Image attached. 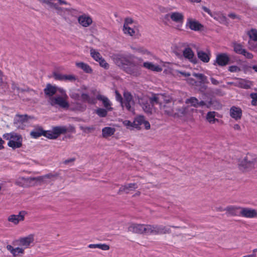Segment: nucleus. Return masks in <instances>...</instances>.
<instances>
[{
	"label": "nucleus",
	"mask_w": 257,
	"mask_h": 257,
	"mask_svg": "<svg viewBox=\"0 0 257 257\" xmlns=\"http://www.w3.org/2000/svg\"><path fill=\"white\" fill-rule=\"evenodd\" d=\"M143 66L149 70L156 72H161L164 69V72L166 74H172L179 77H184L185 80L191 85H199V83H204L207 80L206 77L201 74H194V78L192 77H190V75L188 73L174 70L173 64L160 60H158L156 63L144 62Z\"/></svg>",
	"instance_id": "f257e3e1"
},
{
	"label": "nucleus",
	"mask_w": 257,
	"mask_h": 257,
	"mask_svg": "<svg viewBox=\"0 0 257 257\" xmlns=\"http://www.w3.org/2000/svg\"><path fill=\"white\" fill-rule=\"evenodd\" d=\"M35 241V235L29 234L13 240L11 244L7 245L6 249L13 257H23L25 250L32 246Z\"/></svg>",
	"instance_id": "f03ea898"
},
{
	"label": "nucleus",
	"mask_w": 257,
	"mask_h": 257,
	"mask_svg": "<svg viewBox=\"0 0 257 257\" xmlns=\"http://www.w3.org/2000/svg\"><path fill=\"white\" fill-rule=\"evenodd\" d=\"M169 96L163 94L154 95L149 99V102H147L143 104L142 107L146 112L153 113L155 111L154 105L159 103L161 109H164L165 113L171 114L172 112V108Z\"/></svg>",
	"instance_id": "7ed1b4c3"
},
{
	"label": "nucleus",
	"mask_w": 257,
	"mask_h": 257,
	"mask_svg": "<svg viewBox=\"0 0 257 257\" xmlns=\"http://www.w3.org/2000/svg\"><path fill=\"white\" fill-rule=\"evenodd\" d=\"M56 174H49L37 177H19L16 180V184L23 187L37 185L42 183H48L56 178Z\"/></svg>",
	"instance_id": "20e7f679"
},
{
	"label": "nucleus",
	"mask_w": 257,
	"mask_h": 257,
	"mask_svg": "<svg viewBox=\"0 0 257 257\" xmlns=\"http://www.w3.org/2000/svg\"><path fill=\"white\" fill-rule=\"evenodd\" d=\"M114 62L130 74H135L138 69V66L131 59L121 55L115 54L112 56Z\"/></svg>",
	"instance_id": "39448f33"
},
{
	"label": "nucleus",
	"mask_w": 257,
	"mask_h": 257,
	"mask_svg": "<svg viewBox=\"0 0 257 257\" xmlns=\"http://www.w3.org/2000/svg\"><path fill=\"white\" fill-rule=\"evenodd\" d=\"M3 138L8 141V146L13 150L19 149L23 146V137L20 134L11 132L4 134Z\"/></svg>",
	"instance_id": "423d86ee"
},
{
	"label": "nucleus",
	"mask_w": 257,
	"mask_h": 257,
	"mask_svg": "<svg viewBox=\"0 0 257 257\" xmlns=\"http://www.w3.org/2000/svg\"><path fill=\"white\" fill-rule=\"evenodd\" d=\"M67 98L65 91L63 88H60L59 93L55 96L49 98V102L52 105L67 108L69 106Z\"/></svg>",
	"instance_id": "0eeeda50"
},
{
	"label": "nucleus",
	"mask_w": 257,
	"mask_h": 257,
	"mask_svg": "<svg viewBox=\"0 0 257 257\" xmlns=\"http://www.w3.org/2000/svg\"><path fill=\"white\" fill-rule=\"evenodd\" d=\"M122 31L125 35L136 37L139 35L138 25L131 18H126L123 26Z\"/></svg>",
	"instance_id": "6e6552de"
},
{
	"label": "nucleus",
	"mask_w": 257,
	"mask_h": 257,
	"mask_svg": "<svg viewBox=\"0 0 257 257\" xmlns=\"http://www.w3.org/2000/svg\"><path fill=\"white\" fill-rule=\"evenodd\" d=\"M238 165L243 169L257 167V157L251 154H247L239 159Z\"/></svg>",
	"instance_id": "1a4fd4ad"
},
{
	"label": "nucleus",
	"mask_w": 257,
	"mask_h": 257,
	"mask_svg": "<svg viewBox=\"0 0 257 257\" xmlns=\"http://www.w3.org/2000/svg\"><path fill=\"white\" fill-rule=\"evenodd\" d=\"M116 99L121 103L122 107H125L130 111H134V106L135 105L134 101L132 99V96L128 92H124L123 94L124 98L122 100L121 95L117 92H115Z\"/></svg>",
	"instance_id": "9d476101"
},
{
	"label": "nucleus",
	"mask_w": 257,
	"mask_h": 257,
	"mask_svg": "<svg viewBox=\"0 0 257 257\" xmlns=\"http://www.w3.org/2000/svg\"><path fill=\"white\" fill-rule=\"evenodd\" d=\"M128 230L130 231L140 234H152V225L148 224H131Z\"/></svg>",
	"instance_id": "9b49d317"
},
{
	"label": "nucleus",
	"mask_w": 257,
	"mask_h": 257,
	"mask_svg": "<svg viewBox=\"0 0 257 257\" xmlns=\"http://www.w3.org/2000/svg\"><path fill=\"white\" fill-rule=\"evenodd\" d=\"M31 119V117L27 115L17 114L14 118V123L18 128L24 129L28 125Z\"/></svg>",
	"instance_id": "f8f14e48"
},
{
	"label": "nucleus",
	"mask_w": 257,
	"mask_h": 257,
	"mask_svg": "<svg viewBox=\"0 0 257 257\" xmlns=\"http://www.w3.org/2000/svg\"><path fill=\"white\" fill-rule=\"evenodd\" d=\"M57 12L66 19H70V17H76L79 14V11L73 8L63 9L59 6H54Z\"/></svg>",
	"instance_id": "ddd939ff"
},
{
	"label": "nucleus",
	"mask_w": 257,
	"mask_h": 257,
	"mask_svg": "<svg viewBox=\"0 0 257 257\" xmlns=\"http://www.w3.org/2000/svg\"><path fill=\"white\" fill-rule=\"evenodd\" d=\"M27 214L28 213L26 211L22 210L18 214H12L9 215L7 217V220L14 225H17L20 222L25 220Z\"/></svg>",
	"instance_id": "4468645a"
},
{
	"label": "nucleus",
	"mask_w": 257,
	"mask_h": 257,
	"mask_svg": "<svg viewBox=\"0 0 257 257\" xmlns=\"http://www.w3.org/2000/svg\"><path fill=\"white\" fill-rule=\"evenodd\" d=\"M90 54L91 57L97 62H98L101 67L108 69L109 65L105 59L102 57L100 53L96 50L91 49Z\"/></svg>",
	"instance_id": "2eb2a0df"
},
{
	"label": "nucleus",
	"mask_w": 257,
	"mask_h": 257,
	"mask_svg": "<svg viewBox=\"0 0 257 257\" xmlns=\"http://www.w3.org/2000/svg\"><path fill=\"white\" fill-rule=\"evenodd\" d=\"M67 131L65 126H57L54 127L52 131H46L44 136L50 139H55L61 134L66 133Z\"/></svg>",
	"instance_id": "dca6fc26"
},
{
	"label": "nucleus",
	"mask_w": 257,
	"mask_h": 257,
	"mask_svg": "<svg viewBox=\"0 0 257 257\" xmlns=\"http://www.w3.org/2000/svg\"><path fill=\"white\" fill-rule=\"evenodd\" d=\"M168 16L173 22L177 24L176 28L180 29L184 20L183 13L180 12H173L169 14Z\"/></svg>",
	"instance_id": "f3484780"
},
{
	"label": "nucleus",
	"mask_w": 257,
	"mask_h": 257,
	"mask_svg": "<svg viewBox=\"0 0 257 257\" xmlns=\"http://www.w3.org/2000/svg\"><path fill=\"white\" fill-rule=\"evenodd\" d=\"M186 29L194 31H199L202 29V25L195 19L188 17L185 24Z\"/></svg>",
	"instance_id": "a211bd4d"
},
{
	"label": "nucleus",
	"mask_w": 257,
	"mask_h": 257,
	"mask_svg": "<svg viewBox=\"0 0 257 257\" xmlns=\"http://www.w3.org/2000/svg\"><path fill=\"white\" fill-rule=\"evenodd\" d=\"M77 21L80 26L84 28L90 26L93 23L91 16L86 13H83L78 16Z\"/></svg>",
	"instance_id": "6ab92c4d"
},
{
	"label": "nucleus",
	"mask_w": 257,
	"mask_h": 257,
	"mask_svg": "<svg viewBox=\"0 0 257 257\" xmlns=\"http://www.w3.org/2000/svg\"><path fill=\"white\" fill-rule=\"evenodd\" d=\"M81 95V97L82 99L91 104H95L96 102V99L93 97H90L86 94L81 93L79 90H75L71 92L70 94V96L71 97L74 99H78L80 95Z\"/></svg>",
	"instance_id": "aec40b11"
},
{
	"label": "nucleus",
	"mask_w": 257,
	"mask_h": 257,
	"mask_svg": "<svg viewBox=\"0 0 257 257\" xmlns=\"http://www.w3.org/2000/svg\"><path fill=\"white\" fill-rule=\"evenodd\" d=\"M134 124L135 128L140 129L141 125H144L146 130H149L151 127L150 124L148 121L146 120L143 116H138L134 119Z\"/></svg>",
	"instance_id": "412c9836"
},
{
	"label": "nucleus",
	"mask_w": 257,
	"mask_h": 257,
	"mask_svg": "<svg viewBox=\"0 0 257 257\" xmlns=\"http://www.w3.org/2000/svg\"><path fill=\"white\" fill-rule=\"evenodd\" d=\"M233 49L235 53L242 54L246 58L252 59L253 57V55L251 53L246 51V50L244 49L242 46L240 44H234Z\"/></svg>",
	"instance_id": "4be33fe9"
},
{
	"label": "nucleus",
	"mask_w": 257,
	"mask_h": 257,
	"mask_svg": "<svg viewBox=\"0 0 257 257\" xmlns=\"http://www.w3.org/2000/svg\"><path fill=\"white\" fill-rule=\"evenodd\" d=\"M240 215L246 218H254L257 217V210L251 208L241 207L240 210Z\"/></svg>",
	"instance_id": "5701e85b"
},
{
	"label": "nucleus",
	"mask_w": 257,
	"mask_h": 257,
	"mask_svg": "<svg viewBox=\"0 0 257 257\" xmlns=\"http://www.w3.org/2000/svg\"><path fill=\"white\" fill-rule=\"evenodd\" d=\"M229 61V57L226 53H220L216 55L215 64L224 66L227 65Z\"/></svg>",
	"instance_id": "b1692460"
},
{
	"label": "nucleus",
	"mask_w": 257,
	"mask_h": 257,
	"mask_svg": "<svg viewBox=\"0 0 257 257\" xmlns=\"http://www.w3.org/2000/svg\"><path fill=\"white\" fill-rule=\"evenodd\" d=\"M241 207L237 206H233L230 205L229 206H227L224 209H222L221 208H219L218 209V211H226V212L229 213L230 215H235V216H240V210H241Z\"/></svg>",
	"instance_id": "393cba45"
},
{
	"label": "nucleus",
	"mask_w": 257,
	"mask_h": 257,
	"mask_svg": "<svg viewBox=\"0 0 257 257\" xmlns=\"http://www.w3.org/2000/svg\"><path fill=\"white\" fill-rule=\"evenodd\" d=\"M235 86L244 88L248 89L252 86V82L249 80L244 79H237L234 82L232 83Z\"/></svg>",
	"instance_id": "a878e982"
},
{
	"label": "nucleus",
	"mask_w": 257,
	"mask_h": 257,
	"mask_svg": "<svg viewBox=\"0 0 257 257\" xmlns=\"http://www.w3.org/2000/svg\"><path fill=\"white\" fill-rule=\"evenodd\" d=\"M230 116L236 120L241 119L242 114L241 109L237 106H232L229 111Z\"/></svg>",
	"instance_id": "bb28decb"
},
{
	"label": "nucleus",
	"mask_w": 257,
	"mask_h": 257,
	"mask_svg": "<svg viewBox=\"0 0 257 257\" xmlns=\"http://www.w3.org/2000/svg\"><path fill=\"white\" fill-rule=\"evenodd\" d=\"M152 234H163L170 232V228L168 226L163 225H152Z\"/></svg>",
	"instance_id": "cd10ccee"
},
{
	"label": "nucleus",
	"mask_w": 257,
	"mask_h": 257,
	"mask_svg": "<svg viewBox=\"0 0 257 257\" xmlns=\"http://www.w3.org/2000/svg\"><path fill=\"white\" fill-rule=\"evenodd\" d=\"M184 57L193 63H196L197 59L195 57L193 51L189 48H185L183 52Z\"/></svg>",
	"instance_id": "c85d7f7f"
},
{
	"label": "nucleus",
	"mask_w": 257,
	"mask_h": 257,
	"mask_svg": "<svg viewBox=\"0 0 257 257\" xmlns=\"http://www.w3.org/2000/svg\"><path fill=\"white\" fill-rule=\"evenodd\" d=\"M198 58L204 63H208L210 59L211 52L209 50L203 51L202 50L197 52Z\"/></svg>",
	"instance_id": "c756f323"
},
{
	"label": "nucleus",
	"mask_w": 257,
	"mask_h": 257,
	"mask_svg": "<svg viewBox=\"0 0 257 257\" xmlns=\"http://www.w3.org/2000/svg\"><path fill=\"white\" fill-rule=\"evenodd\" d=\"M60 88L57 87L55 86L51 85V84H48L46 87L44 89L45 94L49 96L50 97H53L52 96L55 94L59 93V89Z\"/></svg>",
	"instance_id": "7c9ffc66"
},
{
	"label": "nucleus",
	"mask_w": 257,
	"mask_h": 257,
	"mask_svg": "<svg viewBox=\"0 0 257 257\" xmlns=\"http://www.w3.org/2000/svg\"><path fill=\"white\" fill-rule=\"evenodd\" d=\"M138 188V185L136 183H129L122 185L119 189V192H124L128 193Z\"/></svg>",
	"instance_id": "2f4dec72"
},
{
	"label": "nucleus",
	"mask_w": 257,
	"mask_h": 257,
	"mask_svg": "<svg viewBox=\"0 0 257 257\" xmlns=\"http://www.w3.org/2000/svg\"><path fill=\"white\" fill-rule=\"evenodd\" d=\"M211 17L221 24H225L227 23L226 17L221 13L213 12Z\"/></svg>",
	"instance_id": "473e14b6"
},
{
	"label": "nucleus",
	"mask_w": 257,
	"mask_h": 257,
	"mask_svg": "<svg viewBox=\"0 0 257 257\" xmlns=\"http://www.w3.org/2000/svg\"><path fill=\"white\" fill-rule=\"evenodd\" d=\"M97 98L98 100H101L103 104V106L107 109V110H111V103L109 99L105 96L99 94L97 96Z\"/></svg>",
	"instance_id": "72a5a7b5"
},
{
	"label": "nucleus",
	"mask_w": 257,
	"mask_h": 257,
	"mask_svg": "<svg viewBox=\"0 0 257 257\" xmlns=\"http://www.w3.org/2000/svg\"><path fill=\"white\" fill-rule=\"evenodd\" d=\"M75 65L77 67L80 68L85 73H91L92 72V68L86 63L82 62H76Z\"/></svg>",
	"instance_id": "f704fd0d"
},
{
	"label": "nucleus",
	"mask_w": 257,
	"mask_h": 257,
	"mask_svg": "<svg viewBox=\"0 0 257 257\" xmlns=\"http://www.w3.org/2000/svg\"><path fill=\"white\" fill-rule=\"evenodd\" d=\"M46 131H44L40 126H37L33 130L31 133V136L35 139L40 137L41 136H44Z\"/></svg>",
	"instance_id": "c9c22d12"
},
{
	"label": "nucleus",
	"mask_w": 257,
	"mask_h": 257,
	"mask_svg": "<svg viewBox=\"0 0 257 257\" xmlns=\"http://www.w3.org/2000/svg\"><path fill=\"white\" fill-rule=\"evenodd\" d=\"M115 131V130L113 127H105L102 129V136L104 137H108L113 135Z\"/></svg>",
	"instance_id": "e433bc0d"
},
{
	"label": "nucleus",
	"mask_w": 257,
	"mask_h": 257,
	"mask_svg": "<svg viewBox=\"0 0 257 257\" xmlns=\"http://www.w3.org/2000/svg\"><path fill=\"white\" fill-rule=\"evenodd\" d=\"M186 103L189 105L194 106L197 107L199 105L204 104L203 102L201 101L199 102L198 100L195 97H191L190 99L186 100Z\"/></svg>",
	"instance_id": "4c0bfd02"
},
{
	"label": "nucleus",
	"mask_w": 257,
	"mask_h": 257,
	"mask_svg": "<svg viewBox=\"0 0 257 257\" xmlns=\"http://www.w3.org/2000/svg\"><path fill=\"white\" fill-rule=\"evenodd\" d=\"M247 35L249 37L248 41H257V30L252 29L248 31Z\"/></svg>",
	"instance_id": "58836bf2"
},
{
	"label": "nucleus",
	"mask_w": 257,
	"mask_h": 257,
	"mask_svg": "<svg viewBox=\"0 0 257 257\" xmlns=\"http://www.w3.org/2000/svg\"><path fill=\"white\" fill-rule=\"evenodd\" d=\"M46 4H47L50 8L56 10L55 8L54 7V5L58 6L56 4H54V2L55 1H57L58 3L60 4H65L67 5V3L64 0H46Z\"/></svg>",
	"instance_id": "ea45409f"
},
{
	"label": "nucleus",
	"mask_w": 257,
	"mask_h": 257,
	"mask_svg": "<svg viewBox=\"0 0 257 257\" xmlns=\"http://www.w3.org/2000/svg\"><path fill=\"white\" fill-rule=\"evenodd\" d=\"M215 112H209L206 116V119L210 123H214L216 121H218V119L215 118Z\"/></svg>",
	"instance_id": "a19ab883"
},
{
	"label": "nucleus",
	"mask_w": 257,
	"mask_h": 257,
	"mask_svg": "<svg viewBox=\"0 0 257 257\" xmlns=\"http://www.w3.org/2000/svg\"><path fill=\"white\" fill-rule=\"evenodd\" d=\"M109 111L106 108L105 109L99 108L96 109L95 112L100 117H105Z\"/></svg>",
	"instance_id": "79ce46f5"
},
{
	"label": "nucleus",
	"mask_w": 257,
	"mask_h": 257,
	"mask_svg": "<svg viewBox=\"0 0 257 257\" xmlns=\"http://www.w3.org/2000/svg\"><path fill=\"white\" fill-rule=\"evenodd\" d=\"M12 89L14 95H19L20 93L23 91V90L19 88L18 84L14 83L12 84Z\"/></svg>",
	"instance_id": "37998d69"
},
{
	"label": "nucleus",
	"mask_w": 257,
	"mask_h": 257,
	"mask_svg": "<svg viewBox=\"0 0 257 257\" xmlns=\"http://www.w3.org/2000/svg\"><path fill=\"white\" fill-rule=\"evenodd\" d=\"M249 49L254 52H257V40L256 41H248Z\"/></svg>",
	"instance_id": "c03bdc74"
},
{
	"label": "nucleus",
	"mask_w": 257,
	"mask_h": 257,
	"mask_svg": "<svg viewBox=\"0 0 257 257\" xmlns=\"http://www.w3.org/2000/svg\"><path fill=\"white\" fill-rule=\"evenodd\" d=\"M123 124L129 130H133L135 128V126H134V121L133 122H131L128 120H125L122 122Z\"/></svg>",
	"instance_id": "a18cd8bd"
},
{
	"label": "nucleus",
	"mask_w": 257,
	"mask_h": 257,
	"mask_svg": "<svg viewBox=\"0 0 257 257\" xmlns=\"http://www.w3.org/2000/svg\"><path fill=\"white\" fill-rule=\"evenodd\" d=\"M228 70L231 72H238L241 70V69L236 65H232L228 67Z\"/></svg>",
	"instance_id": "49530a36"
},
{
	"label": "nucleus",
	"mask_w": 257,
	"mask_h": 257,
	"mask_svg": "<svg viewBox=\"0 0 257 257\" xmlns=\"http://www.w3.org/2000/svg\"><path fill=\"white\" fill-rule=\"evenodd\" d=\"M250 96L252 99L251 104L252 105H257V93H251Z\"/></svg>",
	"instance_id": "de8ad7c7"
},
{
	"label": "nucleus",
	"mask_w": 257,
	"mask_h": 257,
	"mask_svg": "<svg viewBox=\"0 0 257 257\" xmlns=\"http://www.w3.org/2000/svg\"><path fill=\"white\" fill-rule=\"evenodd\" d=\"M75 77L73 75H64V81H73L75 80Z\"/></svg>",
	"instance_id": "09e8293b"
},
{
	"label": "nucleus",
	"mask_w": 257,
	"mask_h": 257,
	"mask_svg": "<svg viewBox=\"0 0 257 257\" xmlns=\"http://www.w3.org/2000/svg\"><path fill=\"white\" fill-rule=\"evenodd\" d=\"M98 248L102 250H108L109 249V246L105 243L98 244Z\"/></svg>",
	"instance_id": "8fccbe9b"
},
{
	"label": "nucleus",
	"mask_w": 257,
	"mask_h": 257,
	"mask_svg": "<svg viewBox=\"0 0 257 257\" xmlns=\"http://www.w3.org/2000/svg\"><path fill=\"white\" fill-rule=\"evenodd\" d=\"M139 51L141 54L144 55H150V52L148 50L144 48L139 49Z\"/></svg>",
	"instance_id": "3c124183"
},
{
	"label": "nucleus",
	"mask_w": 257,
	"mask_h": 257,
	"mask_svg": "<svg viewBox=\"0 0 257 257\" xmlns=\"http://www.w3.org/2000/svg\"><path fill=\"white\" fill-rule=\"evenodd\" d=\"M228 17L232 19H240V17L239 16L236 15L235 13H230L228 15Z\"/></svg>",
	"instance_id": "603ef678"
},
{
	"label": "nucleus",
	"mask_w": 257,
	"mask_h": 257,
	"mask_svg": "<svg viewBox=\"0 0 257 257\" xmlns=\"http://www.w3.org/2000/svg\"><path fill=\"white\" fill-rule=\"evenodd\" d=\"M64 75L63 74H57L55 75V78L56 79L64 81Z\"/></svg>",
	"instance_id": "864d4df0"
},
{
	"label": "nucleus",
	"mask_w": 257,
	"mask_h": 257,
	"mask_svg": "<svg viewBox=\"0 0 257 257\" xmlns=\"http://www.w3.org/2000/svg\"><path fill=\"white\" fill-rule=\"evenodd\" d=\"M202 9H203V10L204 12H206L207 13H208V14L210 16H211V15L213 14V13H212V12H211L210 11V10L208 8H207V7H202Z\"/></svg>",
	"instance_id": "5fc2aeb1"
},
{
	"label": "nucleus",
	"mask_w": 257,
	"mask_h": 257,
	"mask_svg": "<svg viewBox=\"0 0 257 257\" xmlns=\"http://www.w3.org/2000/svg\"><path fill=\"white\" fill-rule=\"evenodd\" d=\"M88 247L90 248H98V244H90L88 245Z\"/></svg>",
	"instance_id": "6e6d98bb"
},
{
	"label": "nucleus",
	"mask_w": 257,
	"mask_h": 257,
	"mask_svg": "<svg viewBox=\"0 0 257 257\" xmlns=\"http://www.w3.org/2000/svg\"><path fill=\"white\" fill-rule=\"evenodd\" d=\"M233 128L234 130L239 131L240 130V126L238 124H234Z\"/></svg>",
	"instance_id": "4d7b16f0"
},
{
	"label": "nucleus",
	"mask_w": 257,
	"mask_h": 257,
	"mask_svg": "<svg viewBox=\"0 0 257 257\" xmlns=\"http://www.w3.org/2000/svg\"><path fill=\"white\" fill-rule=\"evenodd\" d=\"M4 141L1 138H0V150H2L4 148Z\"/></svg>",
	"instance_id": "13d9d810"
},
{
	"label": "nucleus",
	"mask_w": 257,
	"mask_h": 257,
	"mask_svg": "<svg viewBox=\"0 0 257 257\" xmlns=\"http://www.w3.org/2000/svg\"><path fill=\"white\" fill-rule=\"evenodd\" d=\"M211 81L212 83L214 85H217L218 84V81L217 80H215L213 78H211Z\"/></svg>",
	"instance_id": "bf43d9fd"
},
{
	"label": "nucleus",
	"mask_w": 257,
	"mask_h": 257,
	"mask_svg": "<svg viewBox=\"0 0 257 257\" xmlns=\"http://www.w3.org/2000/svg\"><path fill=\"white\" fill-rule=\"evenodd\" d=\"M2 74L0 71V87L3 84V79H2Z\"/></svg>",
	"instance_id": "052dcab7"
},
{
	"label": "nucleus",
	"mask_w": 257,
	"mask_h": 257,
	"mask_svg": "<svg viewBox=\"0 0 257 257\" xmlns=\"http://www.w3.org/2000/svg\"><path fill=\"white\" fill-rule=\"evenodd\" d=\"M251 68L254 70V71L257 73V65H253Z\"/></svg>",
	"instance_id": "680f3d73"
},
{
	"label": "nucleus",
	"mask_w": 257,
	"mask_h": 257,
	"mask_svg": "<svg viewBox=\"0 0 257 257\" xmlns=\"http://www.w3.org/2000/svg\"><path fill=\"white\" fill-rule=\"evenodd\" d=\"M192 3H199L201 2V0H189Z\"/></svg>",
	"instance_id": "e2e57ef3"
},
{
	"label": "nucleus",
	"mask_w": 257,
	"mask_h": 257,
	"mask_svg": "<svg viewBox=\"0 0 257 257\" xmlns=\"http://www.w3.org/2000/svg\"><path fill=\"white\" fill-rule=\"evenodd\" d=\"M76 109H78V110H81V109L79 108H76Z\"/></svg>",
	"instance_id": "0e129e2a"
}]
</instances>
